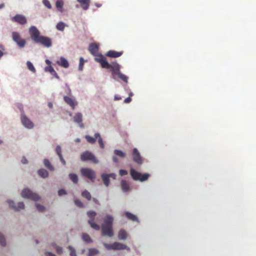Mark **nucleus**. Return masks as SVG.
<instances>
[{"mask_svg":"<svg viewBox=\"0 0 256 256\" xmlns=\"http://www.w3.org/2000/svg\"><path fill=\"white\" fill-rule=\"evenodd\" d=\"M96 62L100 63L102 68L110 69L112 72V78H115L116 76H118L120 74V66L116 62L108 64L106 58L104 56L100 54L94 58Z\"/></svg>","mask_w":256,"mask_h":256,"instance_id":"obj_1","label":"nucleus"},{"mask_svg":"<svg viewBox=\"0 0 256 256\" xmlns=\"http://www.w3.org/2000/svg\"><path fill=\"white\" fill-rule=\"evenodd\" d=\"M130 174L132 178L134 180H139L140 182H144L147 180L150 176L148 173H144L142 174L134 168H131L130 170Z\"/></svg>","mask_w":256,"mask_h":256,"instance_id":"obj_2","label":"nucleus"},{"mask_svg":"<svg viewBox=\"0 0 256 256\" xmlns=\"http://www.w3.org/2000/svg\"><path fill=\"white\" fill-rule=\"evenodd\" d=\"M82 176L90 180L92 182H94L96 179V172L90 168H82L80 170Z\"/></svg>","mask_w":256,"mask_h":256,"instance_id":"obj_3","label":"nucleus"},{"mask_svg":"<svg viewBox=\"0 0 256 256\" xmlns=\"http://www.w3.org/2000/svg\"><path fill=\"white\" fill-rule=\"evenodd\" d=\"M104 245L107 250H126L128 251L130 250L129 248L122 244L120 243V242H114L112 244H104Z\"/></svg>","mask_w":256,"mask_h":256,"instance_id":"obj_4","label":"nucleus"},{"mask_svg":"<svg viewBox=\"0 0 256 256\" xmlns=\"http://www.w3.org/2000/svg\"><path fill=\"white\" fill-rule=\"evenodd\" d=\"M80 159L83 162L91 161L92 163L96 164L98 162V160L96 158L94 155L91 152L86 151L84 152L80 155Z\"/></svg>","mask_w":256,"mask_h":256,"instance_id":"obj_5","label":"nucleus"},{"mask_svg":"<svg viewBox=\"0 0 256 256\" xmlns=\"http://www.w3.org/2000/svg\"><path fill=\"white\" fill-rule=\"evenodd\" d=\"M87 214L89 218L88 222L90 226L94 230H100V226L94 221L95 216L96 215V212L94 211H89L87 212Z\"/></svg>","mask_w":256,"mask_h":256,"instance_id":"obj_6","label":"nucleus"},{"mask_svg":"<svg viewBox=\"0 0 256 256\" xmlns=\"http://www.w3.org/2000/svg\"><path fill=\"white\" fill-rule=\"evenodd\" d=\"M21 195L22 197L24 198H29L34 201H37L40 199V196L38 194L33 193V192L28 188L23 190L22 192Z\"/></svg>","mask_w":256,"mask_h":256,"instance_id":"obj_7","label":"nucleus"},{"mask_svg":"<svg viewBox=\"0 0 256 256\" xmlns=\"http://www.w3.org/2000/svg\"><path fill=\"white\" fill-rule=\"evenodd\" d=\"M28 32L32 39L34 42H38L41 36L40 32L34 26H32L30 28Z\"/></svg>","mask_w":256,"mask_h":256,"instance_id":"obj_8","label":"nucleus"},{"mask_svg":"<svg viewBox=\"0 0 256 256\" xmlns=\"http://www.w3.org/2000/svg\"><path fill=\"white\" fill-rule=\"evenodd\" d=\"M12 36L13 40L18 46L20 48H24L26 46V41L24 38H22L20 37V34L18 32H12Z\"/></svg>","mask_w":256,"mask_h":256,"instance_id":"obj_9","label":"nucleus"},{"mask_svg":"<svg viewBox=\"0 0 256 256\" xmlns=\"http://www.w3.org/2000/svg\"><path fill=\"white\" fill-rule=\"evenodd\" d=\"M11 20L12 22H16L20 24L22 26L25 24L28 21L26 20V18L24 16L20 14H17L14 16L12 17Z\"/></svg>","mask_w":256,"mask_h":256,"instance_id":"obj_10","label":"nucleus"},{"mask_svg":"<svg viewBox=\"0 0 256 256\" xmlns=\"http://www.w3.org/2000/svg\"><path fill=\"white\" fill-rule=\"evenodd\" d=\"M36 44H41L45 47L50 48L52 46V39L48 37L41 36Z\"/></svg>","mask_w":256,"mask_h":256,"instance_id":"obj_11","label":"nucleus"},{"mask_svg":"<svg viewBox=\"0 0 256 256\" xmlns=\"http://www.w3.org/2000/svg\"><path fill=\"white\" fill-rule=\"evenodd\" d=\"M102 232L103 236L110 237L112 236H114L112 226L102 225Z\"/></svg>","mask_w":256,"mask_h":256,"instance_id":"obj_12","label":"nucleus"},{"mask_svg":"<svg viewBox=\"0 0 256 256\" xmlns=\"http://www.w3.org/2000/svg\"><path fill=\"white\" fill-rule=\"evenodd\" d=\"M21 120L25 128L29 129L33 128V122L30 119H28L27 118V116L24 114H22Z\"/></svg>","mask_w":256,"mask_h":256,"instance_id":"obj_13","label":"nucleus"},{"mask_svg":"<svg viewBox=\"0 0 256 256\" xmlns=\"http://www.w3.org/2000/svg\"><path fill=\"white\" fill-rule=\"evenodd\" d=\"M134 161L138 164H142V158L138 150L136 148H134L132 152Z\"/></svg>","mask_w":256,"mask_h":256,"instance_id":"obj_14","label":"nucleus"},{"mask_svg":"<svg viewBox=\"0 0 256 256\" xmlns=\"http://www.w3.org/2000/svg\"><path fill=\"white\" fill-rule=\"evenodd\" d=\"M8 202L9 204V206L11 207L12 208H14V210L16 211H19L20 210H23L24 208V204L23 202H20L18 204V206H16L14 204V202L11 200H9L8 201Z\"/></svg>","mask_w":256,"mask_h":256,"instance_id":"obj_15","label":"nucleus"},{"mask_svg":"<svg viewBox=\"0 0 256 256\" xmlns=\"http://www.w3.org/2000/svg\"><path fill=\"white\" fill-rule=\"evenodd\" d=\"M64 100L67 104L72 107L73 110H74L78 104V102L74 100V98L68 96H64Z\"/></svg>","mask_w":256,"mask_h":256,"instance_id":"obj_16","label":"nucleus"},{"mask_svg":"<svg viewBox=\"0 0 256 256\" xmlns=\"http://www.w3.org/2000/svg\"><path fill=\"white\" fill-rule=\"evenodd\" d=\"M88 50L92 54L95 56H98V48L96 44L92 43L90 44Z\"/></svg>","mask_w":256,"mask_h":256,"instance_id":"obj_17","label":"nucleus"},{"mask_svg":"<svg viewBox=\"0 0 256 256\" xmlns=\"http://www.w3.org/2000/svg\"><path fill=\"white\" fill-rule=\"evenodd\" d=\"M82 115L80 112H77L74 116V120L75 122L79 124L80 128H84L83 124L82 123Z\"/></svg>","mask_w":256,"mask_h":256,"instance_id":"obj_18","label":"nucleus"},{"mask_svg":"<svg viewBox=\"0 0 256 256\" xmlns=\"http://www.w3.org/2000/svg\"><path fill=\"white\" fill-rule=\"evenodd\" d=\"M114 218L112 216L107 215L104 218L102 226H112Z\"/></svg>","mask_w":256,"mask_h":256,"instance_id":"obj_19","label":"nucleus"},{"mask_svg":"<svg viewBox=\"0 0 256 256\" xmlns=\"http://www.w3.org/2000/svg\"><path fill=\"white\" fill-rule=\"evenodd\" d=\"M77 1L80 4L84 10H88L90 4V0H77Z\"/></svg>","mask_w":256,"mask_h":256,"instance_id":"obj_20","label":"nucleus"},{"mask_svg":"<svg viewBox=\"0 0 256 256\" xmlns=\"http://www.w3.org/2000/svg\"><path fill=\"white\" fill-rule=\"evenodd\" d=\"M122 54V52H116L115 50H109L106 54V55L109 57L117 58Z\"/></svg>","mask_w":256,"mask_h":256,"instance_id":"obj_21","label":"nucleus"},{"mask_svg":"<svg viewBox=\"0 0 256 256\" xmlns=\"http://www.w3.org/2000/svg\"><path fill=\"white\" fill-rule=\"evenodd\" d=\"M56 63L60 66L64 68H68L69 66L68 62L64 57H60V60Z\"/></svg>","mask_w":256,"mask_h":256,"instance_id":"obj_22","label":"nucleus"},{"mask_svg":"<svg viewBox=\"0 0 256 256\" xmlns=\"http://www.w3.org/2000/svg\"><path fill=\"white\" fill-rule=\"evenodd\" d=\"M56 152L59 157L60 160L63 165H65L66 164V161L64 160L62 154V150L60 146H58L56 148Z\"/></svg>","mask_w":256,"mask_h":256,"instance_id":"obj_23","label":"nucleus"},{"mask_svg":"<svg viewBox=\"0 0 256 256\" xmlns=\"http://www.w3.org/2000/svg\"><path fill=\"white\" fill-rule=\"evenodd\" d=\"M128 234L124 230H120L118 233V237L120 240H125L127 238Z\"/></svg>","mask_w":256,"mask_h":256,"instance_id":"obj_24","label":"nucleus"},{"mask_svg":"<svg viewBox=\"0 0 256 256\" xmlns=\"http://www.w3.org/2000/svg\"><path fill=\"white\" fill-rule=\"evenodd\" d=\"M125 216H126L128 219V220H130L132 221H134V222H138V217L129 212H125Z\"/></svg>","mask_w":256,"mask_h":256,"instance_id":"obj_25","label":"nucleus"},{"mask_svg":"<svg viewBox=\"0 0 256 256\" xmlns=\"http://www.w3.org/2000/svg\"><path fill=\"white\" fill-rule=\"evenodd\" d=\"M102 178L103 180L104 184L106 185V186H108L110 183V178L108 174H102Z\"/></svg>","mask_w":256,"mask_h":256,"instance_id":"obj_26","label":"nucleus"},{"mask_svg":"<svg viewBox=\"0 0 256 256\" xmlns=\"http://www.w3.org/2000/svg\"><path fill=\"white\" fill-rule=\"evenodd\" d=\"M94 137L96 138H98V143L102 148H104V144L103 142L102 138H101L100 134L99 133H96L94 134Z\"/></svg>","mask_w":256,"mask_h":256,"instance_id":"obj_27","label":"nucleus"},{"mask_svg":"<svg viewBox=\"0 0 256 256\" xmlns=\"http://www.w3.org/2000/svg\"><path fill=\"white\" fill-rule=\"evenodd\" d=\"M38 174L40 177L43 178H46L48 176V171L44 168L40 169L38 170Z\"/></svg>","mask_w":256,"mask_h":256,"instance_id":"obj_28","label":"nucleus"},{"mask_svg":"<svg viewBox=\"0 0 256 256\" xmlns=\"http://www.w3.org/2000/svg\"><path fill=\"white\" fill-rule=\"evenodd\" d=\"M82 196L88 200H92V195L90 194V192L86 190H85L82 192Z\"/></svg>","mask_w":256,"mask_h":256,"instance_id":"obj_29","label":"nucleus"},{"mask_svg":"<svg viewBox=\"0 0 256 256\" xmlns=\"http://www.w3.org/2000/svg\"><path fill=\"white\" fill-rule=\"evenodd\" d=\"M121 185L122 190L124 192H128L129 190V185L128 182L124 180H122L121 182Z\"/></svg>","mask_w":256,"mask_h":256,"instance_id":"obj_30","label":"nucleus"},{"mask_svg":"<svg viewBox=\"0 0 256 256\" xmlns=\"http://www.w3.org/2000/svg\"><path fill=\"white\" fill-rule=\"evenodd\" d=\"M82 238L84 242H92V240L90 236L87 234H83Z\"/></svg>","mask_w":256,"mask_h":256,"instance_id":"obj_31","label":"nucleus"},{"mask_svg":"<svg viewBox=\"0 0 256 256\" xmlns=\"http://www.w3.org/2000/svg\"><path fill=\"white\" fill-rule=\"evenodd\" d=\"M44 164L46 167L50 170H54V167L50 164V162L48 160L45 159L44 160Z\"/></svg>","mask_w":256,"mask_h":256,"instance_id":"obj_32","label":"nucleus"},{"mask_svg":"<svg viewBox=\"0 0 256 256\" xmlns=\"http://www.w3.org/2000/svg\"><path fill=\"white\" fill-rule=\"evenodd\" d=\"M64 5V2L62 0H58L56 2V6L60 12L62 11V8Z\"/></svg>","mask_w":256,"mask_h":256,"instance_id":"obj_33","label":"nucleus"},{"mask_svg":"<svg viewBox=\"0 0 256 256\" xmlns=\"http://www.w3.org/2000/svg\"><path fill=\"white\" fill-rule=\"evenodd\" d=\"M69 178L74 184H76L78 181V178L77 175L76 174H70Z\"/></svg>","mask_w":256,"mask_h":256,"instance_id":"obj_34","label":"nucleus"},{"mask_svg":"<svg viewBox=\"0 0 256 256\" xmlns=\"http://www.w3.org/2000/svg\"><path fill=\"white\" fill-rule=\"evenodd\" d=\"M86 138V139L87 141L90 144H94L96 142V138L95 137L93 138L89 135H86L85 136Z\"/></svg>","mask_w":256,"mask_h":256,"instance_id":"obj_35","label":"nucleus"},{"mask_svg":"<svg viewBox=\"0 0 256 256\" xmlns=\"http://www.w3.org/2000/svg\"><path fill=\"white\" fill-rule=\"evenodd\" d=\"M65 26V24L64 22H60L56 25V28L60 31H63Z\"/></svg>","mask_w":256,"mask_h":256,"instance_id":"obj_36","label":"nucleus"},{"mask_svg":"<svg viewBox=\"0 0 256 256\" xmlns=\"http://www.w3.org/2000/svg\"><path fill=\"white\" fill-rule=\"evenodd\" d=\"M98 252V250L96 248H90L89 250L88 256H94Z\"/></svg>","mask_w":256,"mask_h":256,"instance_id":"obj_37","label":"nucleus"},{"mask_svg":"<svg viewBox=\"0 0 256 256\" xmlns=\"http://www.w3.org/2000/svg\"><path fill=\"white\" fill-rule=\"evenodd\" d=\"M114 153L116 155H117L119 156H120L122 158H124L126 156L125 153L120 150H116L114 151Z\"/></svg>","mask_w":256,"mask_h":256,"instance_id":"obj_38","label":"nucleus"},{"mask_svg":"<svg viewBox=\"0 0 256 256\" xmlns=\"http://www.w3.org/2000/svg\"><path fill=\"white\" fill-rule=\"evenodd\" d=\"M27 67L29 70L32 72H36V69L32 64L30 62H27Z\"/></svg>","mask_w":256,"mask_h":256,"instance_id":"obj_39","label":"nucleus"},{"mask_svg":"<svg viewBox=\"0 0 256 256\" xmlns=\"http://www.w3.org/2000/svg\"><path fill=\"white\" fill-rule=\"evenodd\" d=\"M118 77L122 80L124 82H128V78L126 76V75H124L122 73L120 72Z\"/></svg>","mask_w":256,"mask_h":256,"instance_id":"obj_40","label":"nucleus"},{"mask_svg":"<svg viewBox=\"0 0 256 256\" xmlns=\"http://www.w3.org/2000/svg\"><path fill=\"white\" fill-rule=\"evenodd\" d=\"M0 244L2 246H5L6 244V241L4 236L0 234Z\"/></svg>","mask_w":256,"mask_h":256,"instance_id":"obj_41","label":"nucleus"},{"mask_svg":"<svg viewBox=\"0 0 256 256\" xmlns=\"http://www.w3.org/2000/svg\"><path fill=\"white\" fill-rule=\"evenodd\" d=\"M74 202L76 206L80 208H82L84 206V204L79 200H75Z\"/></svg>","mask_w":256,"mask_h":256,"instance_id":"obj_42","label":"nucleus"},{"mask_svg":"<svg viewBox=\"0 0 256 256\" xmlns=\"http://www.w3.org/2000/svg\"><path fill=\"white\" fill-rule=\"evenodd\" d=\"M68 248L70 251V255L71 256H76V250L73 248L72 246H69L68 247Z\"/></svg>","mask_w":256,"mask_h":256,"instance_id":"obj_43","label":"nucleus"},{"mask_svg":"<svg viewBox=\"0 0 256 256\" xmlns=\"http://www.w3.org/2000/svg\"><path fill=\"white\" fill-rule=\"evenodd\" d=\"M36 206L37 210L40 212H42L44 210V207L42 205L36 204Z\"/></svg>","mask_w":256,"mask_h":256,"instance_id":"obj_44","label":"nucleus"},{"mask_svg":"<svg viewBox=\"0 0 256 256\" xmlns=\"http://www.w3.org/2000/svg\"><path fill=\"white\" fill-rule=\"evenodd\" d=\"M43 4L46 6L48 8H52L51 4L48 0H43Z\"/></svg>","mask_w":256,"mask_h":256,"instance_id":"obj_45","label":"nucleus"},{"mask_svg":"<svg viewBox=\"0 0 256 256\" xmlns=\"http://www.w3.org/2000/svg\"><path fill=\"white\" fill-rule=\"evenodd\" d=\"M83 66H84V60L82 57H80V60L79 66H78V68L80 70H82Z\"/></svg>","mask_w":256,"mask_h":256,"instance_id":"obj_46","label":"nucleus"},{"mask_svg":"<svg viewBox=\"0 0 256 256\" xmlns=\"http://www.w3.org/2000/svg\"><path fill=\"white\" fill-rule=\"evenodd\" d=\"M66 194V192L64 189H60L58 191V195L59 196H62L63 195H65Z\"/></svg>","mask_w":256,"mask_h":256,"instance_id":"obj_47","label":"nucleus"},{"mask_svg":"<svg viewBox=\"0 0 256 256\" xmlns=\"http://www.w3.org/2000/svg\"><path fill=\"white\" fill-rule=\"evenodd\" d=\"M54 68L53 67L51 66H48L44 68V70L46 72H52V71H53V70Z\"/></svg>","mask_w":256,"mask_h":256,"instance_id":"obj_48","label":"nucleus"},{"mask_svg":"<svg viewBox=\"0 0 256 256\" xmlns=\"http://www.w3.org/2000/svg\"><path fill=\"white\" fill-rule=\"evenodd\" d=\"M128 174V172L126 170H120V176H126Z\"/></svg>","mask_w":256,"mask_h":256,"instance_id":"obj_49","label":"nucleus"},{"mask_svg":"<svg viewBox=\"0 0 256 256\" xmlns=\"http://www.w3.org/2000/svg\"><path fill=\"white\" fill-rule=\"evenodd\" d=\"M52 76H54L57 78H60L58 77L57 72H56V70L54 69L53 71L52 72H50Z\"/></svg>","mask_w":256,"mask_h":256,"instance_id":"obj_50","label":"nucleus"},{"mask_svg":"<svg viewBox=\"0 0 256 256\" xmlns=\"http://www.w3.org/2000/svg\"><path fill=\"white\" fill-rule=\"evenodd\" d=\"M56 252L59 254H60L62 253V248L60 247V246H57L56 248Z\"/></svg>","mask_w":256,"mask_h":256,"instance_id":"obj_51","label":"nucleus"},{"mask_svg":"<svg viewBox=\"0 0 256 256\" xmlns=\"http://www.w3.org/2000/svg\"><path fill=\"white\" fill-rule=\"evenodd\" d=\"M22 162L23 164H26L28 163V160L26 158L25 156H23L22 160Z\"/></svg>","mask_w":256,"mask_h":256,"instance_id":"obj_52","label":"nucleus"},{"mask_svg":"<svg viewBox=\"0 0 256 256\" xmlns=\"http://www.w3.org/2000/svg\"><path fill=\"white\" fill-rule=\"evenodd\" d=\"M45 255L46 256H56L54 254L50 252H46Z\"/></svg>","mask_w":256,"mask_h":256,"instance_id":"obj_53","label":"nucleus"},{"mask_svg":"<svg viewBox=\"0 0 256 256\" xmlns=\"http://www.w3.org/2000/svg\"><path fill=\"white\" fill-rule=\"evenodd\" d=\"M108 176H109V178H112L113 179H115L116 177V175L114 173H111L110 174H108Z\"/></svg>","mask_w":256,"mask_h":256,"instance_id":"obj_54","label":"nucleus"},{"mask_svg":"<svg viewBox=\"0 0 256 256\" xmlns=\"http://www.w3.org/2000/svg\"><path fill=\"white\" fill-rule=\"evenodd\" d=\"M131 100H132L131 98L128 97V98H126V99H124V102L125 103H128V102H130L131 101Z\"/></svg>","mask_w":256,"mask_h":256,"instance_id":"obj_55","label":"nucleus"},{"mask_svg":"<svg viewBox=\"0 0 256 256\" xmlns=\"http://www.w3.org/2000/svg\"><path fill=\"white\" fill-rule=\"evenodd\" d=\"M112 160L115 163H118V159L116 158V156H113Z\"/></svg>","mask_w":256,"mask_h":256,"instance_id":"obj_56","label":"nucleus"},{"mask_svg":"<svg viewBox=\"0 0 256 256\" xmlns=\"http://www.w3.org/2000/svg\"><path fill=\"white\" fill-rule=\"evenodd\" d=\"M48 106L50 108H52L53 104L52 102H49L48 104Z\"/></svg>","mask_w":256,"mask_h":256,"instance_id":"obj_57","label":"nucleus"},{"mask_svg":"<svg viewBox=\"0 0 256 256\" xmlns=\"http://www.w3.org/2000/svg\"><path fill=\"white\" fill-rule=\"evenodd\" d=\"M45 62H46V63L48 65V66H50L51 62H50V61L49 60H46Z\"/></svg>","mask_w":256,"mask_h":256,"instance_id":"obj_58","label":"nucleus"},{"mask_svg":"<svg viewBox=\"0 0 256 256\" xmlns=\"http://www.w3.org/2000/svg\"><path fill=\"white\" fill-rule=\"evenodd\" d=\"M92 200H93V202H94V203H96V204H98V200H96V198H92Z\"/></svg>","mask_w":256,"mask_h":256,"instance_id":"obj_59","label":"nucleus"},{"mask_svg":"<svg viewBox=\"0 0 256 256\" xmlns=\"http://www.w3.org/2000/svg\"><path fill=\"white\" fill-rule=\"evenodd\" d=\"M3 54L4 52L1 50H0V59L1 58V57L3 56Z\"/></svg>","mask_w":256,"mask_h":256,"instance_id":"obj_60","label":"nucleus"},{"mask_svg":"<svg viewBox=\"0 0 256 256\" xmlns=\"http://www.w3.org/2000/svg\"><path fill=\"white\" fill-rule=\"evenodd\" d=\"M75 142H80V138H76V139L75 140Z\"/></svg>","mask_w":256,"mask_h":256,"instance_id":"obj_61","label":"nucleus"},{"mask_svg":"<svg viewBox=\"0 0 256 256\" xmlns=\"http://www.w3.org/2000/svg\"><path fill=\"white\" fill-rule=\"evenodd\" d=\"M4 6V4H0V8H2Z\"/></svg>","mask_w":256,"mask_h":256,"instance_id":"obj_62","label":"nucleus"},{"mask_svg":"<svg viewBox=\"0 0 256 256\" xmlns=\"http://www.w3.org/2000/svg\"><path fill=\"white\" fill-rule=\"evenodd\" d=\"M0 48L4 50V46L2 44H0Z\"/></svg>","mask_w":256,"mask_h":256,"instance_id":"obj_63","label":"nucleus"},{"mask_svg":"<svg viewBox=\"0 0 256 256\" xmlns=\"http://www.w3.org/2000/svg\"><path fill=\"white\" fill-rule=\"evenodd\" d=\"M96 6L98 7H100V6H101V5H100V4H96Z\"/></svg>","mask_w":256,"mask_h":256,"instance_id":"obj_64","label":"nucleus"}]
</instances>
